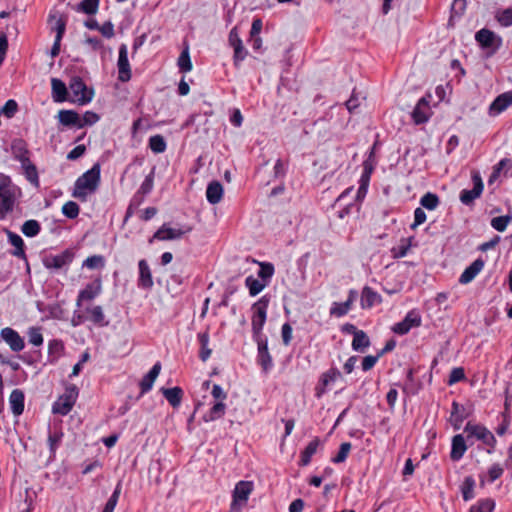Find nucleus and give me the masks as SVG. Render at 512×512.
Listing matches in <instances>:
<instances>
[{
	"mask_svg": "<svg viewBox=\"0 0 512 512\" xmlns=\"http://www.w3.org/2000/svg\"><path fill=\"white\" fill-rule=\"evenodd\" d=\"M475 39L477 40L481 47L491 48L494 47L495 45L496 35L494 34V32L483 28L476 33Z\"/></svg>",
	"mask_w": 512,
	"mask_h": 512,
	"instance_id": "nucleus-31",
	"label": "nucleus"
},
{
	"mask_svg": "<svg viewBox=\"0 0 512 512\" xmlns=\"http://www.w3.org/2000/svg\"><path fill=\"white\" fill-rule=\"evenodd\" d=\"M484 267V261L481 258L476 259L472 262L461 274L459 278L460 284H468L474 280V278L480 273Z\"/></svg>",
	"mask_w": 512,
	"mask_h": 512,
	"instance_id": "nucleus-16",
	"label": "nucleus"
},
{
	"mask_svg": "<svg viewBox=\"0 0 512 512\" xmlns=\"http://www.w3.org/2000/svg\"><path fill=\"white\" fill-rule=\"evenodd\" d=\"M166 141L161 135H153L149 138V148L156 154L163 153L166 150Z\"/></svg>",
	"mask_w": 512,
	"mask_h": 512,
	"instance_id": "nucleus-42",
	"label": "nucleus"
},
{
	"mask_svg": "<svg viewBox=\"0 0 512 512\" xmlns=\"http://www.w3.org/2000/svg\"><path fill=\"white\" fill-rule=\"evenodd\" d=\"M57 117L59 122L64 126L81 128L80 116L73 110H60Z\"/></svg>",
	"mask_w": 512,
	"mask_h": 512,
	"instance_id": "nucleus-23",
	"label": "nucleus"
},
{
	"mask_svg": "<svg viewBox=\"0 0 512 512\" xmlns=\"http://www.w3.org/2000/svg\"><path fill=\"white\" fill-rule=\"evenodd\" d=\"M464 378H465V373H464L463 368H461V367L453 368L450 373V376H449L448 384L453 385V384L463 380Z\"/></svg>",
	"mask_w": 512,
	"mask_h": 512,
	"instance_id": "nucleus-61",
	"label": "nucleus"
},
{
	"mask_svg": "<svg viewBox=\"0 0 512 512\" xmlns=\"http://www.w3.org/2000/svg\"><path fill=\"white\" fill-rule=\"evenodd\" d=\"M161 392L172 407L176 408L180 405L183 396L180 387L162 388Z\"/></svg>",
	"mask_w": 512,
	"mask_h": 512,
	"instance_id": "nucleus-29",
	"label": "nucleus"
},
{
	"mask_svg": "<svg viewBox=\"0 0 512 512\" xmlns=\"http://www.w3.org/2000/svg\"><path fill=\"white\" fill-rule=\"evenodd\" d=\"M88 314L87 319L98 326L108 325V321H105V315L101 306L96 305L86 308Z\"/></svg>",
	"mask_w": 512,
	"mask_h": 512,
	"instance_id": "nucleus-30",
	"label": "nucleus"
},
{
	"mask_svg": "<svg viewBox=\"0 0 512 512\" xmlns=\"http://www.w3.org/2000/svg\"><path fill=\"white\" fill-rule=\"evenodd\" d=\"M466 418V414L464 413V408L459 405L457 402H453L452 404V412L451 419L453 421V426L455 429H459L461 423Z\"/></svg>",
	"mask_w": 512,
	"mask_h": 512,
	"instance_id": "nucleus-39",
	"label": "nucleus"
},
{
	"mask_svg": "<svg viewBox=\"0 0 512 512\" xmlns=\"http://www.w3.org/2000/svg\"><path fill=\"white\" fill-rule=\"evenodd\" d=\"M426 221V213L422 208H416L414 211V222L411 225V229H415L417 226L423 224Z\"/></svg>",
	"mask_w": 512,
	"mask_h": 512,
	"instance_id": "nucleus-64",
	"label": "nucleus"
},
{
	"mask_svg": "<svg viewBox=\"0 0 512 512\" xmlns=\"http://www.w3.org/2000/svg\"><path fill=\"white\" fill-rule=\"evenodd\" d=\"M101 290L102 282L101 279L98 278L94 280L92 283L87 284L85 288L79 292L76 305L80 307L82 305V302L93 300L101 293Z\"/></svg>",
	"mask_w": 512,
	"mask_h": 512,
	"instance_id": "nucleus-13",
	"label": "nucleus"
},
{
	"mask_svg": "<svg viewBox=\"0 0 512 512\" xmlns=\"http://www.w3.org/2000/svg\"><path fill=\"white\" fill-rule=\"evenodd\" d=\"M495 509V501L491 498L479 500L472 505L469 512H493Z\"/></svg>",
	"mask_w": 512,
	"mask_h": 512,
	"instance_id": "nucleus-36",
	"label": "nucleus"
},
{
	"mask_svg": "<svg viewBox=\"0 0 512 512\" xmlns=\"http://www.w3.org/2000/svg\"><path fill=\"white\" fill-rule=\"evenodd\" d=\"M259 266L258 277L267 282L274 274V266L267 262H259Z\"/></svg>",
	"mask_w": 512,
	"mask_h": 512,
	"instance_id": "nucleus-51",
	"label": "nucleus"
},
{
	"mask_svg": "<svg viewBox=\"0 0 512 512\" xmlns=\"http://www.w3.org/2000/svg\"><path fill=\"white\" fill-rule=\"evenodd\" d=\"M53 20H55V26L53 27V29L56 31L55 39L61 41L66 29V19L62 15L56 17V15L53 14L50 15V21Z\"/></svg>",
	"mask_w": 512,
	"mask_h": 512,
	"instance_id": "nucleus-44",
	"label": "nucleus"
},
{
	"mask_svg": "<svg viewBox=\"0 0 512 512\" xmlns=\"http://www.w3.org/2000/svg\"><path fill=\"white\" fill-rule=\"evenodd\" d=\"M79 206L74 201H68L62 206V213L69 219H75L79 215Z\"/></svg>",
	"mask_w": 512,
	"mask_h": 512,
	"instance_id": "nucleus-49",
	"label": "nucleus"
},
{
	"mask_svg": "<svg viewBox=\"0 0 512 512\" xmlns=\"http://www.w3.org/2000/svg\"><path fill=\"white\" fill-rule=\"evenodd\" d=\"M497 20L502 26L512 25V8L503 10L497 15Z\"/></svg>",
	"mask_w": 512,
	"mask_h": 512,
	"instance_id": "nucleus-60",
	"label": "nucleus"
},
{
	"mask_svg": "<svg viewBox=\"0 0 512 512\" xmlns=\"http://www.w3.org/2000/svg\"><path fill=\"white\" fill-rule=\"evenodd\" d=\"M105 265V259L102 255H93L88 257L84 262L83 266L88 269H98L103 268Z\"/></svg>",
	"mask_w": 512,
	"mask_h": 512,
	"instance_id": "nucleus-48",
	"label": "nucleus"
},
{
	"mask_svg": "<svg viewBox=\"0 0 512 512\" xmlns=\"http://www.w3.org/2000/svg\"><path fill=\"white\" fill-rule=\"evenodd\" d=\"M1 337L12 351L19 352L24 349V340L16 330L10 327L3 328L1 330Z\"/></svg>",
	"mask_w": 512,
	"mask_h": 512,
	"instance_id": "nucleus-14",
	"label": "nucleus"
},
{
	"mask_svg": "<svg viewBox=\"0 0 512 512\" xmlns=\"http://www.w3.org/2000/svg\"><path fill=\"white\" fill-rule=\"evenodd\" d=\"M52 97L55 102H64L67 100V87L63 81L57 78H52Z\"/></svg>",
	"mask_w": 512,
	"mask_h": 512,
	"instance_id": "nucleus-27",
	"label": "nucleus"
},
{
	"mask_svg": "<svg viewBox=\"0 0 512 512\" xmlns=\"http://www.w3.org/2000/svg\"><path fill=\"white\" fill-rule=\"evenodd\" d=\"M64 434L62 431L50 432L48 435V445L51 456H55L56 450L58 449Z\"/></svg>",
	"mask_w": 512,
	"mask_h": 512,
	"instance_id": "nucleus-43",
	"label": "nucleus"
},
{
	"mask_svg": "<svg viewBox=\"0 0 512 512\" xmlns=\"http://www.w3.org/2000/svg\"><path fill=\"white\" fill-rule=\"evenodd\" d=\"M12 154L21 164L29 161V151L26 143L22 139H16L11 145Z\"/></svg>",
	"mask_w": 512,
	"mask_h": 512,
	"instance_id": "nucleus-24",
	"label": "nucleus"
},
{
	"mask_svg": "<svg viewBox=\"0 0 512 512\" xmlns=\"http://www.w3.org/2000/svg\"><path fill=\"white\" fill-rule=\"evenodd\" d=\"M225 409L226 405L222 401H218L211 407L209 413L204 416V420L208 422L221 418L225 414Z\"/></svg>",
	"mask_w": 512,
	"mask_h": 512,
	"instance_id": "nucleus-38",
	"label": "nucleus"
},
{
	"mask_svg": "<svg viewBox=\"0 0 512 512\" xmlns=\"http://www.w3.org/2000/svg\"><path fill=\"white\" fill-rule=\"evenodd\" d=\"M177 65L179 67V70L183 73L190 72L192 70V62L189 54V46L186 45V47L181 52Z\"/></svg>",
	"mask_w": 512,
	"mask_h": 512,
	"instance_id": "nucleus-35",
	"label": "nucleus"
},
{
	"mask_svg": "<svg viewBox=\"0 0 512 512\" xmlns=\"http://www.w3.org/2000/svg\"><path fill=\"white\" fill-rule=\"evenodd\" d=\"M99 120L98 114L92 111H86L83 117H80L81 128L86 125H93Z\"/></svg>",
	"mask_w": 512,
	"mask_h": 512,
	"instance_id": "nucleus-59",
	"label": "nucleus"
},
{
	"mask_svg": "<svg viewBox=\"0 0 512 512\" xmlns=\"http://www.w3.org/2000/svg\"><path fill=\"white\" fill-rule=\"evenodd\" d=\"M293 329L289 323H284L281 328L282 341L285 346H288L292 340Z\"/></svg>",
	"mask_w": 512,
	"mask_h": 512,
	"instance_id": "nucleus-63",
	"label": "nucleus"
},
{
	"mask_svg": "<svg viewBox=\"0 0 512 512\" xmlns=\"http://www.w3.org/2000/svg\"><path fill=\"white\" fill-rule=\"evenodd\" d=\"M467 450L465 439L461 434H457L452 438V447L450 452V458L453 461L460 460Z\"/></svg>",
	"mask_w": 512,
	"mask_h": 512,
	"instance_id": "nucleus-21",
	"label": "nucleus"
},
{
	"mask_svg": "<svg viewBox=\"0 0 512 512\" xmlns=\"http://www.w3.org/2000/svg\"><path fill=\"white\" fill-rule=\"evenodd\" d=\"M6 235L8 237L9 243L14 246V250L11 251V254L20 259H26L25 249H24V241L23 239L16 233L5 230Z\"/></svg>",
	"mask_w": 512,
	"mask_h": 512,
	"instance_id": "nucleus-20",
	"label": "nucleus"
},
{
	"mask_svg": "<svg viewBox=\"0 0 512 512\" xmlns=\"http://www.w3.org/2000/svg\"><path fill=\"white\" fill-rule=\"evenodd\" d=\"M18 110V104L15 100H8L5 105L0 109V115H4L7 118H12Z\"/></svg>",
	"mask_w": 512,
	"mask_h": 512,
	"instance_id": "nucleus-55",
	"label": "nucleus"
},
{
	"mask_svg": "<svg viewBox=\"0 0 512 512\" xmlns=\"http://www.w3.org/2000/svg\"><path fill=\"white\" fill-rule=\"evenodd\" d=\"M245 284L249 289L250 295L256 296L265 288L267 282H262L258 279H255L253 276H248L245 280Z\"/></svg>",
	"mask_w": 512,
	"mask_h": 512,
	"instance_id": "nucleus-40",
	"label": "nucleus"
},
{
	"mask_svg": "<svg viewBox=\"0 0 512 512\" xmlns=\"http://www.w3.org/2000/svg\"><path fill=\"white\" fill-rule=\"evenodd\" d=\"M206 197L210 204H217L223 197V186L219 181H212L208 184Z\"/></svg>",
	"mask_w": 512,
	"mask_h": 512,
	"instance_id": "nucleus-26",
	"label": "nucleus"
},
{
	"mask_svg": "<svg viewBox=\"0 0 512 512\" xmlns=\"http://www.w3.org/2000/svg\"><path fill=\"white\" fill-rule=\"evenodd\" d=\"M21 166L24 169L27 180L35 186H38L39 178L36 166L30 160L22 163Z\"/></svg>",
	"mask_w": 512,
	"mask_h": 512,
	"instance_id": "nucleus-37",
	"label": "nucleus"
},
{
	"mask_svg": "<svg viewBox=\"0 0 512 512\" xmlns=\"http://www.w3.org/2000/svg\"><path fill=\"white\" fill-rule=\"evenodd\" d=\"M99 0H82L78 5V10L88 15H93L98 11Z\"/></svg>",
	"mask_w": 512,
	"mask_h": 512,
	"instance_id": "nucleus-46",
	"label": "nucleus"
},
{
	"mask_svg": "<svg viewBox=\"0 0 512 512\" xmlns=\"http://www.w3.org/2000/svg\"><path fill=\"white\" fill-rule=\"evenodd\" d=\"M258 345V361L262 368L267 371L272 366V357L268 351L267 340L261 338H255Z\"/></svg>",
	"mask_w": 512,
	"mask_h": 512,
	"instance_id": "nucleus-18",
	"label": "nucleus"
},
{
	"mask_svg": "<svg viewBox=\"0 0 512 512\" xmlns=\"http://www.w3.org/2000/svg\"><path fill=\"white\" fill-rule=\"evenodd\" d=\"M41 230L40 223L37 220L30 219L25 221L21 226V232L26 237H35Z\"/></svg>",
	"mask_w": 512,
	"mask_h": 512,
	"instance_id": "nucleus-34",
	"label": "nucleus"
},
{
	"mask_svg": "<svg viewBox=\"0 0 512 512\" xmlns=\"http://www.w3.org/2000/svg\"><path fill=\"white\" fill-rule=\"evenodd\" d=\"M15 195L9 184V179L4 178L0 183V219H4L8 213L13 211Z\"/></svg>",
	"mask_w": 512,
	"mask_h": 512,
	"instance_id": "nucleus-6",
	"label": "nucleus"
},
{
	"mask_svg": "<svg viewBox=\"0 0 512 512\" xmlns=\"http://www.w3.org/2000/svg\"><path fill=\"white\" fill-rule=\"evenodd\" d=\"M511 221H512V216H510V215L498 216V217L492 218L491 226L495 230H497L499 232H503V231H505V229L507 228L508 224Z\"/></svg>",
	"mask_w": 512,
	"mask_h": 512,
	"instance_id": "nucleus-47",
	"label": "nucleus"
},
{
	"mask_svg": "<svg viewBox=\"0 0 512 512\" xmlns=\"http://www.w3.org/2000/svg\"><path fill=\"white\" fill-rule=\"evenodd\" d=\"M63 343L60 340H51L48 344V352L49 355L53 357V359L59 358L61 355V352L63 351Z\"/></svg>",
	"mask_w": 512,
	"mask_h": 512,
	"instance_id": "nucleus-56",
	"label": "nucleus"
},
{
	"mask_svg": "<svg viewBox=\"0 0 512 512\" xmlns=\"http://www.w3.org/2000/svg\"><path fill=\"white\" fill-rule=\"evenodd\" d=\"M252 491L253 483L251 481H239L232 493L229 512H241L242 508L246 506Z\"/></svg>",
	"mask_w": 512,
	"mask_h": 512,
	"instance_id": "nucleus-2",
	"label": "nucleus"
},
{
	"mask_svg": "<svg viewBox=\"0 0 512 512\" xmlns=\"http://www.w3.org/2000/svg\"><path fill=\"white\" fill-rule=\"evenodd\" d=\"M472 181L474 185L473 189H465L460 193V200L465 205L471 204L476 198L480 197L483 191V181L479 172H472Z\"/></svg>",
	"mask_w": 512,
	"mask_h": 512,
	"instance_id": "nucleus-9",
	"label": "nucleus"
},
{
	"mask_svg": "<svg viewBox=\"0 0 512 512\" xmlns=\"http://www.w3.org/2000/svg\"><path fill=\"white\" fill-rule=\"evenodd\" d=\"M161 370V364L157 362L140 382L141 394L148 392Z\"/></svg>",
	"mask_w": 512,
	"mask_h": 512,
	"instance_id": "nucleus-25",
	"label": "nucleus"
},
{
	"mask_svg": "<svg viewBox=\"0 0 512 512\" xmlns=\"http://www.w3.org/2000/svg\"><path fill=\"white\" fill-rule=\"evenodd\" d=\"M319 445H320V440L317 437L315 439H313L311 442H309V444L306 446L304 451L301 453V460H300L301 466H307L310 463L311 458L316 453Z\"/></svg>",
	"mask_w": 512,
	"mask_h": 512,
	"instance_id": "nucleus-32",
	"label": "nucleus"
},
{
	"mask_svg": "<svg viewBox=\"0 0 512 512\" xmlns=\"http://www.w3.org/2000/svg\"><path fill=\"white\" fill-rule=\"evenodd\" d=\"M29 343L40 346L43 343V336L39 327H31L28 330Z\"/></svg>",
	"mask_w": 512,
	"mask_h": 512,
	"instance_id": "nucleus-53",
	"label": "nucleus"
},
{
	"mask_svg": "<svg viewBox=\"0 0 512 512\" xmlns=\"http://www.w3.org/2000/svg\"><path fill=\"white\" fill-rule=\"evenodd\" d=\"M234 48V62L238 65L239 62L243 61L247 55V51L243 47L242 41H238Z\"/></svg>",
	"mask_w": 512,
	"mask_h": 512,
	"instance_id": "nucleus-62",
	"label": "nucleus"
},
{
	"mask_svg": "<svg viewBox=\"0 0 512 512\" xmlns=\"http://www.w3.org/2000/svg\"><path fill=\"white\" fill-rule=\"evenodd\" d=\"M420 204L428 210H434L439 205V197L434 193L428 192L422 196Z\"/></svg>",
	"mask_w": 512,
	"mask_h": 512,
	"instance_id": "nucleus-45",
	"label": "nucleus"
},
{
	"mask_svg": "<svg viewBox=\"0 0 512 512\" xmlns=\"http://www.w3.org/2000/svg\"><path fill=\"white\" fill-rule=\"evenodd\" d=\"M191 230L192 227L190 226H184L183 228L175 229L170 228L164 224L155 232L153 238L150 239V242H152L153 239H158L161 241L180 239L184 234L189 233Z\"/></svg>",
	"mask_w": 512,
	"mask_h": 512,
	"instance_id": "nucleus-10",
	"label": "nucleus"
},
{
	"mask_svg": "<svg viewBox=\"0 0 512 512\" xmlns=\"http://www.w3.org/2000/svg\"><path fill=\"white\" fill-rule=\"evenodd\" d=\"M120 493H121V484L118 483L114 492L112 493V495L110 496V498L108 499L104 509L102 512H113L115 507H116V504L118 502V499H119V496H120Z\"/></svg>",
	"mask_w": 512,
	"mask_h": 512,
	"instance_id": "nucleus-52",
	"label": "nucleus"
},
{
	"mask_svg": "<svg viewBox=\"0 0 512 512\" xmlns=\"http://www.w3.org/2000/svg\"><path fill=\"white\" fill-rule=\"evenodd\" d=\"M268 304L269 299L263 296L253 305L252 332L254 339L262 337L261 332L266 322Z\"/></svg>",
	"mask_w": 512,
	"mask_h": 512,
	"instance_id": "nucleus-3",
	"label": "nucleus"
},
{
	"mask_svg": "<svg viewBox=\"0 0 512 512\" xmlns=\"http://www.w3.org/2000/svg\"><path fill=\"white\" fill-rule=\"evenodd\" d=\"M139 280L138 285L144 289H150L153 286L152 273L146 260L142 259L138 263Z\"/></svg>",
	"mask_w": 512,
	"mask_h": 512,
	"instance_id": "nucleus-19",
	"label": "nucleus"
},
{
	"mask_svg": "<svg viewBox=\"0 0 512 512\" xmlns=\"http://www.w3.org/2000/svg\"><path fill=\"white\" fill-rule=\"evenodd\" d=\"M350 309H351V307L349 306V303L334 302L330 309V314L333 316H336V317H341V316L346 315Z\"/></svg>",
	"mask_w": 512,
	"mask_h": 512,
	"instance_id": "nucleus-54",
	"label": "nucleus"
},
{
	"mask_svg": "<svg viewBox=\"0 0 512 512\" xmlns=\"http://www.w3.org/2000/svg\"><path fill=\"white\" fill-rule=\"evenodd\" d=\"M351 450V443L344 442L340 445V449L337 453V455L332 458V462L334 463H342L346 460L349 452Z\"/></svg>",
	"mask_w": 512,
	"mask_h": 512,
	"instance_id": "nucleus-57",
	"label": "nucleus"
},
{
	"mask_svg": "<svg viewBox=\"0 0 512 512\" xmlns=\"http://www.w3.org/2000/svg\"><path fill=\"white\" fill-rule=\"evenodd\" d=\"M369 346L370 340L364 331L359 330L357 333H355L352 341V348L355 351H364Z\"/></svg>",
	"mask_w": 512,
	"mask_h": 512,
	"instance_id": "nucleus-33",
	"label": "nucleus"
},
{
	"mask_svg": "<svg viewBox=\"0 0 512 512\" xmlns=\"http://www.w3.org/2000/svg\"><path fill=\"white\" fill-rule=\"evenodd\" d=\"M69 89L72 95L70 101L79 105L89 103L94 95L93 90H88L86 84L80 77H73L71 79Z\"/></svg>",
	"mask_w": 512,
	"mask_h": 512,
	"instance_id": "nucleus-5",
	"label": "nucleus"
},
{
	"mask_svg": "<svg viewBox=\"0 0 512 512\" xmlns=\"http://www.w3.org/2000/svg\"><path fill=\"white\" fill-rule=\"evenodd\" d=\"M464 431L467 433V439L470 437H476L478 440H481L485 445L490 448H494L496 445V439L494 435L484 426L479 424H473L468 422L464 428Z\"/></svg>",
	"mask_w": 512,
	"mask_h": 512,
	"instance_id": "nucleus-7",
	"label": "nucleus"
},
{
	"mask_svg": "<svg viewBox=\"0 0 512 512\" xmlns=\"http://www.w3.org/2000/svg\"><path fill=\"white\" fill-rule=\"evenodd\" d=\"M474 487L475 480L473 479V477L467 476L464 479L463 484L461 486L462 496L465 501H469L472 498H474Z\"/></svg>",
	"mask_w": 512,
	"mask_h": 512,
	"instance_id": "nucleus-41",
	"label": "nucleus"
},
{
	"mask_svg": "<svg viewBox=\"0 0 512 512\" xmlns=\"http://www.w3.org/2000/svg\"><path fill=\"white\" fill-rule=\"evenodd\" d=\"M381 301V296L370 287L365 286L361 293V307L363 309L371 308L375 303Z\"/></svg>",
	"mask_w": 512,
	"mask_h": 512,
	"instance_id": "nucleus-28",
	"label": "nucleus"
},
{
	"mask_svg": "<svg viewBox=\"0 0 512 512\" xmlns=\"http://www.w3.org/2000/svg\"><path fill=\"white\" fill-rule=\"evenodd\" d=\"M420 324L421 317L419 314L415 311H410L401 322L396 323L393 326L392 331L399 335H405L410 331L412 327H418Z\"/></svg>",
	"mask_w": 512,
	"mask_h": 512,
	"instance_id": "nucleus-12",
	"label": "nucleus"
},
{
	"mask_svg": "<svg viewBox=\"0 0 512 512\" xmlns=\"http://www.w3.org/2000/svg\"><path fill=\"white\" fill-rule=\"evenodd\" d=\"M341 376V372L337 368L331 367L329 370L322 374L321 382L324 386H327L330 383L335 382Z\"/></svg>",
	"mask_w": 512,
	"mask_h": 512,
	"instance_id": "nucleus-50",
	"label": "nucleus"
},
{
	"mask_svg": "<svg viewBox=\"0 0 512 512\" xmlns=\"http://www.w3.org/2000/svg\"><path fill=\"white\" fill-rule=\"evenodd\" d=\"M24 393L20 389H14L9 396L11 411L15 416H19L24 411Z\"/></svg>",
	"mask_w": 512,
	"mask_h": 512,
	"instance_id": "nucleus-22",
	"label": "nucleus"
},
{
	"mask_svg": "<svg viewBox=\"0 0 512 512\" xmlns=\"http://www.w3.org/2000/svg\"><path fill=\"white\" fill-rule=\"evenodd\" d=\"M430 115L431 108L429 101L425 97H422L412 112V118L415 124H422L428 121Z\"/></svg>",
	"mask_w": 512,
	"mask_h": 512,
	"instance_id": "nucleus-15",
	"label": "nucleus"
},
{
	"mask_svg": "<svg viewBox=\"0 0 512 512\" xmlns=\"http://www.w3.org/2000/svg\"><path fill=\"white\" fill-rule=\"evenodd\" d=\"M508 164H510V160L502 159L496 166H494L493 172L488 179L489 185H492L499 178L501 171L505 169Z\"/></svg>",
	"mask_w": 512,
	"mask_h": 512,
	"instance_id": "nucleus-58",
	"label": "nucleus"
},
{
	"mask_svg": "<svg viewBox=\"0 0 512 512\" xmlns=\"http://www.w3.org/2000/svg\"><path fill=\"white\" fill-rule=\"evenodd\" d=\"M512 104V90L502 93L495 98L489 107L491 115H497Z\"/></svg>",
	"mask_w": 512,
	"mask_h": 512,
	"instance_id": "nucleus-17",
	"label": "nucleus"
},
{
	"mask_svg": "<svg viewBox=\"0 0 512 512\" xmlns=\"http://www.w3.org/2000/svg\"><path fill=\"white\" fill-rule=\"evenodd\" d=\"M74 253L69 249L64 250L60 254L50 255L43 259V264L47 269L60 270L68 267L73 261Z\"/></svg>",
	"mask_w": 512,
	"mask_h": 512,
	"instance_id": "nucleus-8",
	"label": "nucleus"
},
{
	"mask_svg": "<svg viewBox=\"0 0 512 512\" xmlns=\"http://www.w3.org/2000/svg\"><path fill=\"white\" fill-rule=\"evenodd\" d=\"M118 79L121 82H127L131 79V68L128 60V48L126 44L119 47V57L117 62Z\"/></svg>",
	"mask_w": 512,
	"mask_h": 512,
	"instance_id": "nucleus-11",
	"label": "nucleus"
},
{
	"mask_svg": "<svg viewBox=\"0 0 512 512\" xmlns=\"http://www.w3.org/2000/svg\"><path fill=\"white\" fill-rule=\"evenodd\" d=\"M78 397V389L75 385L66 388L62 394L53 404L52 412L54 414L67 415L73 408Z\"/></svg>",
	"mask_w": 512,
	"mask_h": 512,
	"instance_id": "nucleus-4",
	"label": "nucleus"
},
{
	"mask_svg": "<svg viewBox=\"0 0 512 512\" xmlns=\"http://www.w3.org/2000/svg\"><path fill=\"white\" fill-rule=\"evenodd\" d=\"M101 166L95 163L91 169L82 174L75 182L72 196L86 201L89 194L94 193L100 185Z\"/></svg>",
	"mask_w": 512,
	"mask_h": 512,
	"instance_id": "nucleus-1",
	"label": "nucleus"
}]
</instances>
